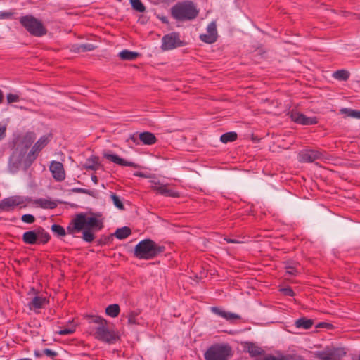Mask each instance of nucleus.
I'll use <instances>...</instances> for the list:
<instances>
[{
	"label": "nucleus",
	"instance_id": "nucleus-1",
	"mask_svg": "<svg viewBox=\"0 0 360 360\" xmlns=\"http://www.w3.org/2000/svg\"><path fill=\"white\" fill-rule=\"evenodd\" d=\"M104 227L102 214L99 212H84L77 214L67 226L66 230L59 224H53L51 231L57 236L63 237L66 233L75 235L82 231V238L86 243H91L95 239L94 232L102 230Z\"/></svg>",
	"mask_w": 360,
	"mask_h": 360
},
{
	"label": "nucleus",
	"instance_id": "nucleus-2",
	"mask_svg": "<svg viewBox=\"0 0 360 360\" xmlns=\"http://www.w3.org/2000/svg\"><path fill=\"white\" fill-rule=\"evenodd\" d=\"M36 139L33 131H27L24 134H18L12 141V154L9 158L8 169L11 173L17 172L22 162L25 163L27 150Z\"/></svg>",
	"mask_w": 360,
	"mask_h": 360
},
{
	"label": "nucleus",
	"instance_id": "nucleus-3",
	"mask_svg": "<svg viewBox=\"0 0 360 360\" xmlns=\"http://www.w3.org/2000/svg\"><path fill=\"white\" fill-rule=\"evenodd\" d=\"M165 250L164 245L157 244L151 239L141 240L134 248V256L139 259L149 260L163 253Z\"/></svg>",
	"mask_w": 360,
	"mask_h": 360
},
{
	"label": "nucleus",
	"instance_id": "nucleus-4",
	"mask_svg": "<svg viewBox=\"0 0 360 360\" xmlns=\"http://www.w3.org/2000/svg\"><path fill=\"white\" fill-rule=\"evenodd\" d=\"M198 13V10L191 1L177 3L171 8L172 16L179 21L193 20Z\"/></svg>",
	"mask_w": 360,
	"mask_h": 360
},
{
	"label": "nucleus",
	"instance_id": "nucleus-5",
	"mask_svg": "<svg viewBox=\"0 0 360 360\" xmlns=\"http://www.w3.org/2000/svg\"><path fill=\"white\" fill-rule=\"evenodd\" d=\"M19 22L33 37H41L47 34L48 30L42 21L32 15L21 16Z\"/></svg>",
	"mask_w": 360,
	"mask_h": 360
},
{
	"label": "nucleus",
	"instance_id": "nucleus-6",
	"mask_svg": "<svg viewBox=\"0 0 360 360\" xmlns=\"http://www.w3.org/2000/svg\"><path fill=\"white\" fill-rule=\"evenodd\" d=\"M231 356L232 349L228 344H214L204 354L205 360H229Z\"/></svg>",
	"mask_w": 360,
	"mask_h": 360
},
{
	"label": "nucleus",
	"instance_id": "nucleus-7",
	"mask_svg": "<svg viewBox=\"0 0 360 360\" xmlns=\"http://www.w3.org/2000/svg\"><path fill=\"white\" fill-rule=\"evenodd\" d=\"M94 338L99 341L108 344H113L120 340L118 333L113 330L109 329L108 324L96 326L94 328Z\"/></svg>",
	"mask_w": 360,
	"mask_h": 360
},
{
	"label": "nucleus",
	"instance_id": "nucleus-8",
	"mask_svg": "<svg viewBox=\"0 0 360 360\" xmlns=\"http://www.w3.org/2000/svg\"><path fill=\"white\" fill-rule=\"evenodd\" d=\"M186 45V42L181 39L179 32H172L164 35L162 38L161 49L163 51L172 50Z\"/></svg>",
	"mask_w": 360,
	"mask_h": 360
},
{
	"label": "nucleus",
	"instance_id": "nucleus-9",
	"mask_svg": "<svg viewBox=\"0 0 360 360\" xmlns=\"http://www.w3.org/2000/svg\"><path fill=\"white\" fill-rule=\"evenodd\" d=\"M50 141L49 136H42L34 144L30 152L27 154L25 159V166L26 168L29 167L32 162L37 159L39 152L49 143Z\"/></svg>",
	"mask_w": 360,
	"mask_h": 360
},
{
	"label": "nucleus",
	"instance_id": "nucleus-10",
	"mask_svg": "<svg viewBox=\"0 0 360 360\" xmlns=\"http://www.w3.org/2000/svg\"><path fill=\"white\" fill-rule=\"evenodd\" d=\"M27 199L20 195H13L8 198H5L0 201V210L9 212L13 210L15 207L20 208L25 207L27 206Z\"/></svg>",
	"mask_w": 360,
	"mask_h": 360
},
{
	"label": "nucleus",
	"instance_id": "nucleus-11",
	"mask_svg": "<svg viewBox=\"0 0 360 360\" xmlns=\"http://www.w3.org/2000/svg\"><path fill=\"white\" fill-rule=\"evenodd\" d=\"M298 158L301 162H313L316 160H323L325 155L321 150L304 149L299 153Z\"/></svg>",
	"mask_w": 360,
	"mask_h": 360
},
{
	"label": "nucleus",
	"instance_id": "nucleus-12",
	"mask_svg": "<svg viewBox=\"0 0 360 360\" xmlns=\"http://www.w3.org/2000/svg\"><path fill=\"white\" fill-rule=\"evenodd\" d=\"M290 117L292 121L301 125H314L318 123L316 117H307L303 113L295 110L290 111Z\"/></svg>",
	"mask_w": 360,
	"mask_h": 360
},
{
	"label": "nucleus",
	"instance_id": "nucleus-13",
	"mask_svg": "<svg viewBox=\"0 0 360 360\" xmlns=\"http://www.w3.org/2000/svg\"><path fill=\"white\" fill-rule=\"evenodd\" d=\"M153 191L156 193L166 197L177 198L179 197V193L174 189L167 187V185L161 184L160 182H154L151 186Z\"/></svg>",
	"mask_w": 360,
	"mask_h": 360
},
{
	"label": "nucleus",
	"instance_id": "nucleus-14",
	"mask_svg": "<svg viewBox=\"0 0 360 360\" xmlns=\"http://www.w3.org/2000/svg\"><path fill=\"white\" fill-rule=\"evenodd\" d=\"M103 157L105 158H106L107 160H108L117 165H119L120 166L131 167L133 168H138L139 167L138 164L133 162L127 161V160L120 158V156H118L116 154H110L109 153L104 152Z\"/></svg>",
	"mask_w": 360,
	"mask_h": 360
},
{
	"label": "nucleus",
	"instance_id": "nucleus-15",
	"mask_svg": "<svg viewBox=\"0 0 360 360\" xmlns=\"http://www.w3.org/2000/svg\"><path fill=\"white\" fill-rule=\"evenodd\" d=\"M50 171L56 181H61L65 179V174L61 162L53 161L50 165Z\"/></svg>",
	"mask_w": 360,
	"mask_h": 360
},
{
	"label": "nucleus",
	"instance_id": "nucleus-16",
	"mask_svg": "<svg viewBox=\"0 0 360 360\" xmlns=\"http://www.w3.org/2000/svg\"><path fill=\"white\" fill-rule=\"evenodd\" d=\"M210 311L214 314L224 318L226 321L233 323L235 320L240 319V316L235 313L226 311L224 309L217 307H212L210 308Z\"/></svg>",
	"mask_w": 360,
	"mask_h": 360
},
{
	"label": "nucleus",
	"instance_id": "nucleus-17",
	"mask_svg": "<svg viewBox=\"0 0 360 360\" xmlns=\"http://www.w3.org/2000/svg\"><path fill=\"white\" fill-rule=\"evenodd\" d=\"M131 139L136 142L139 139L145 145H153L156 143L157 139L154 134L149 131H143L137 136L134 134Z\"/></svg>",
	"mask_w": 360,
	"mask_h": 360
},
{
	"label": "nucleus",
	"instance_id": "nucleus-18",
	"mask_svg": "<svg viewBox=\"0 0 360 360\" xmlns=\"http://www.w3.org/2000/svg\"><path fill=\"white\" fill-rule=\"evenodd\" d=\"M245 350L250 354L252 357L262 355L265 353L264 350L253 342H247L244 346Z\"/></svg>",
	"mask_w": 360,
	"mask_h": 360
},
{
	"label": "nucleus",
	"instance_id": "nucleus-19",
	"mask_svg": "<svg viewBox=\"0 0 360 360\" xmlns=\"http://www.w3.org/2000/svg\"><path fill=\"white\" fill-rule=\"evenodd\" d=\"M22 240L25 244H37V236L36 229L34 230L27 231L22 235Z\"/></svg>",
	"mask_w": 360,
	"mask_h": 360
},
{
	"label": "nucleus",
	"instance_id": "nucleus-20",
	"mask_svg": "<svg viewBox=\"0 0 360 360\" xmlns=\"http://www.w3.org/2000/svg\"><path fill=\"white\" fill-rule=\"evenodd\" d=\"M38 244H46L50 238V234L41 226L36 229Z\"/></svg>",
	"mask_w": 360,
	"mask_h": 360
},
{
	"label": "nucleus",
	"instance_id": "nucleus-21",
	"mask_svg": "<svg viewBox=\"0 0 360 360\" xmlns=\"http://www.w3.org/2000/svg\"><path fill=\"white\" fill-rule=\"evenodd\" d=\"M34 203L43 209H54L57 207V202L50 199L38 198Z\"/></svg>",
	"mask_w": 360,
	"mask_h": 360
},
{
	"label": "nucleus",
	"instance_id": "nucleus-22",
	"mask_svg": "<svg viewBox=\"0 0 360 360\" xmlns=\"http://www.w3.org/2000/svg\"><path fill=\"white\" fill-rule=\"evenodd\" d=\"M100 166L98 162V158L96 156H91L86 159L83 167L88 170L96 171Z\"/></svg>",
	"mask_w": 360,
	"mask_h": 360
},
{
	"label": "nucleus",
	"instance_id": "nucleus-23",
	"mask_svg": "<svg viewBox=\"0 0 360 360\" xmlns=\"http://www.w3.org/2000/svg\"><path fill=\"white\" fill-rule=\"evenodd\" d=\"M131 234V230L128 226H123L122 228H118L113 236H115L119 240H123L127 238Z\"/></svg>",
	"mask_w": 360,
	"mask_h": 360
},
{
	"label": "nucleus",
	"instance_id": "nucleus-24",
	"mask_svg": "<svg viewBox=\"0 0 360 360\" xmlns=\"http://www.w3.org/2000/svg\"><path fill=\"white\" fill-rule=\"evenodd\" d=\"M314 324L312 319H308L305 317H302L296 320L295 325L297 328L309 329Z\"/></svg>",
	"mask_w": 360,
	"mask_h": 360
},
{
	"label": "nucleus",
	"instance_id": "nucleus-25",
	"mask_svg": "<svg viewBox=\"0 0 360 360\" xmlns=\"http://www.w3.org/2000/svg\"><path fill=\"white\" fill-rule=\"evenodd\" d=\"M118 56L123 60H134L139 56V53L124 49L120 52Z\"/></svg>",
	"mask_w": 360,
	"mask_h": 360
},
{
	"label": "nucleus",
	"instance_id": "nucleus-26",
	"mask_svg": "<svg viewBox=\"0 0 360 360\" xmlns=\"http://www.w3.org/2000/svg\"><path fill=\"white\" fill-rule=\"evenodd\" d=\"M340 113L345 115L347 117L360 120V110H358L342 108L340 110Z\"/></svg>",
	"mask_w": 360,
	"mask_h": 360
},
{
	"label": "nucleus",
	"instance_id": "nucleus-27",
	"mask_svg": "<svg viewBox=\"0 0 360 360\" xmlns=\"http://www.w3.org/2000/svg\"><path fill=\"white\" fill-rule=\"evenodd\" d=\"M120 312V308L117 304H110L105 309L106 314L112 318L118 316Z\"/></svg>",
	"mask_w": 360,
	"mask_h": 360
},
{
	"label": "nucleus",
	"instance_id": "nucleus-28",
	"mask_svg": "<svg viewBox=\"0 0 360 360\" xmlns=\"http://www.w3.org/2000/svg\"><path fill=\"white\" fill-rule=\"evenodd\" d=\"M86 319H88L89 323L97 324V326H100L103 324H108V321L100 316L87 315Z\"/></svg>",
	"mask_w": 360,
	"mask_h": 360
},
{
	"label": "nucleus",
	"instance_id": "nucleus-29",
	"mask_svg": "<svg viewBox=\"0 0 360 360\" xmlns=\"http://www.w3.org/2000/svg\"><path fill=\"white\" fill-rule=\"evenodd\" d=\"M46 302V298L40 296H35L30 304V308L41 309Z\"/></svg>",
	"mask_w": 360,
	"mask_h": 360
},
{
	"label": "nucleus",
	"instance_id": "nucleus-30",
	"mask_svg": "<svg viewBox=\"0 0 360 360\" xmlns=\"http://www.w3.org/2000/svg\"><path fill=\"white\" fill-rule=\"evenodd\" d=\"M237 139V134L234 131H230L223 134L220 137V141L224 143L233 142Z\"/></svg>",
	"mask_w": 360,
	"mask_h": 360
},
{
	"label": "nucleus",
	"instance_id": "nucleus-31",
	"mask_svg": "<svg viewBox=\"0 0 360 360\" xmlns=\"http://www.w3.org/2000/svg\"><path fill=\"white\" fill-rule=\"evenodd\" d=\"M333 77L340 81H347L349 77V72L345 70H339L333 73Z\"/></svg>",
	"mask_w": 360,
	"mask_h": 360
},
{
	"label": "nucleus",
	"instance_id": "nucleus-32",
	"mask_svg": "<svg viewBox=\"0 0 360 360\" xmlns=\"http://www.w3.org/2000/svg\"><path fill=\"white\" fill-rule=\"evenodd\" d=\"M95 46L92 44H84L77 46L74 48L75 52H86L91 51L95 49Z\"/></svg>",
	"mask_w": 360,
	"mask_h": 360
},
{
	"label": "nucleus",
	"instance_id": "nucleus-33",
	"mask_svg": "<svg viewBox=\"0 0 360 360\" xmlns=\"http://www.w3.org/2000/svg\"><path fill=\"white\" fill-rule=\"evenodd\" d=\"M314 355L320 360H331L333 359V354L330 351H316Z\"/></svg>",
	"mask_w": 360,
	"mask_h": 360
},
{
	"label": "nucleus",
	"instance_id": "nucleus-34",
	"mask_svg": "<svg viewBox=\"0 0 360 360\" xmlns=\"http://www.w3.org/2000/svg\"><path fill=\"white\" fill-rule=\"evenodd\" d=\"M132 8L139 12H144L146 7L141 0H130Z\"/></svg>",
	"mask_w": 360,
	"mask_h": 360
},
{
	"label": "nucleus",
	"instance_id": "nucleus-35",
	"mask_svg": "<svg viewBox=\"0 0 360 360\" xmlns=\"http://www.w3.org/2000/svg\"><path fill=\"white\" fill-rule=\"evenodd\" d=\"M200 39L207 44H213L217 40V37L208 34H202L200 35Z\"/></svg>",
	"mask_w": 360,
	"mask_h": 360
},
{
	"label": "nucleus",
	"instance_id": "nucleus-36",
	"mask_svg": "<svg viewBox=\"0 0 360 360\" xmlns=\"http://www.w3.org/2000/svg\"><path fill=\"white\" fill-rule=\"evenodd\" d=\"M110 198L116 207L119 208L120 210H124V205L119 196H117L115 193H112L110 194Z\"/></svg>",
	"mask_w": 360,
	"mask_h": 360
},
{
	"label": "nucleus",
	"instance_id": "nucleus-37",
	"mask_svg": "<svg viewBox=\"0 0 360 360\" xmlns=\"http://www.w3.org/2000/svg\"><path fill=\"white\" fill-rule=\"evenodd\" d=\"M139 314L135 311H131L128 315V323L129 324H139Z\"/></svg>",
	"mask_w": 360,
	"mask_h": 360
},
{
	"label": "nucleus",
	"instance_id": "nucleus-38",
	"mask_svg": "<svg viewBox=\"0 0 360 360\" xmlns=\"http://www.w3.org/2000/svg\"><path fill=\"white\" fill-rule=\"evenodd\" d=\"M207 33L210 34L216 37L217 35V25L215 22H211L207 27Z\"/></svg>",
	"mask_w": 360,
	"mask_h": 360
},
{
	"label": "nucleus",
	"instance_id": "nucleus-39",
	"mask_svg": "<svg viewBox=\"0 0 360 360\" xmlns=\"http://www.w3.org/2000/svg\"><path fill=\"white\" fill-rule=\"evenodd\" d=\"M71 191L73 193H84V194L91 195V196H94V193H95L94 191L82 188H72Z\"/></svg>",
	"mask_w": 360,
	"mask_h": 360
},
{
	"label": "nucleus",
	"instance_id": "nucleus-40",
	"mask_svg": "<svg viewBox=\"0 0 360 360\" xmlns=\"http://www.w3.org/2000/svg\"><path fill=\"white\" fill-rule=\"evenodd\" d=\"M330 352L333 354V357L337 356L338 358H342L346 355V351L344 348H333Z\"/></svg>",
	"mask_w": 360,
	"mask_h": 360
},
{
	"label": "nucleus",
	"instance_id": "nucleus-41",
	"mask_svg": "<svg viewBox=\"0 0 360 360\" xmlns=\"http://www.w3.org/2000/svg\"><path fill=\"white\" fill-rule=\"evenodd\" d=\"M42 353L44 355L51 358L53 360H55L56 357L58 355L56 352H54L49 348H45L42 350Z\"/></svg>",
	"mask_w": 360,
	"mask_h": 360
},
{
	"label": "nucleus",
	"instance_id": "nucleus-42",
	"mask_svg": "<svg viewBox=\"0 0 360 360\" xmlns=\"http://www.w3.org/2000/svg\"><path fill=\"white\" fill-rule=\"evenodd\" d=\"M21 220L27 224H32L35 221L36 219L34 216L31 214H25L21 217Z\"/></svg>",
	"mask_w": 360,
	"mask_h": 360
},
{
	"label": "nucleus",
	"instance_id": "nucleus-43",
	"mask_svg": "<svg viewBox=\"0 0 360 360\" xmlns=\"http://www.w3.org/2000/svg\"><path fill=\"white\" fill-rule=\"evenodd\" d=\"M75 331V326H72L70 328H64L58 332V333L60 335H67L72 334Z\"/></svg>",
	"mask_w": 360,
	"mask_h": 360
},
{
	"label": "nucleus",
	"instance_id": "nucleus-44",
	"mask_svg": "<svg viewBox=\"0 0 360 360\" xmlns=\"http://www.w3.org/2000/svg\"><path fill=\"white\" fill-rule=\"evenodd\" d=\"M281 292L285 296L293 297L295 295V292L290 287L281 288Z\"/></svg>",
	"mask_w": 360,
	"mask_h": 360
},
{
	"label": "nucleus",
	"instance_id": "nucleus-45",
	"mask_svg": "<svg viewBox=\"0 0 360 360\" xmlns=\"http://www.w3.org/2000/svg\"><path fill=\"white\" fill-rule=\"evenodd\" d=\"M8 103L18 102L20 101L19 96L13 94H8L6 96Z\"/></svg>",
	"mask_w": 360,
	"mask_h": 360
},
{
	"label": "nucleus",
	"instance_id": "nucleus-46",
	"mask_svg": "<svg viewBox=\"0 0 360 360\" xmlns=\"http://www.w3.org/2000/svg\"><path fill=\"white\" fill-rule=\"evenodd\" d=\"M286 269V274H288L290 276H295L297 273V269L292 266H287L285 267Z\"/></svg>",
	"mask_w": 360,
	"mask_h": 360
},
{
	"label": "nucleus",
	"instance_id": "nucleus-47",
	"mask_svg": "<svg viewBox=\"0 0 360 360\" xmlns=\"http://www.w3.org/2000/svg\"><path fill=\"white\" fill-rule=\"evenodd\" d=\"M6 127L0 122V141L6 137Z\"/></svg>",
	"mask_w": 360,
	"mask_h": 360
},
{
	"label": "nucleus",
	"instance_id": "nucleus-48",
	"mask_svg": "<svg viewBox=\"0 0 360 360\" xmlns=\"http://www.w3.org/2000/svg\"><path fill=\"white\" fill-rule=\"evenodd\" d=\"M13 13L8 11H1L0 12V18L1 19H7L11 18Z\"/></svg>",
	"mask_w": 360,
	"mask_h": 360
},
{
	"label": "nucleus",
	"instance_id": "nucleus-49",
	"mask_svg": "<svg viewBox=\"0 0 360 360\" xmlns=\"http://www.w3.org/2000/svg\"><path fill=\"white\" fill-rule=\"evenodd\" d=\"M224 240L228 243H240V241L237 240H235V239H231V238H224Z\"/></svg>",
	"mask_w": 360,
	"mask_h": 360
},
{
	"label": "nucleus",
	"instance_id": "nucleus-50",
	"mask_svg": "<svg viewBox=\"0 0 360 360\" xmlns=\"http://www.w3.org/2000/svg\"><path fill=\"white\" fill-rule=\"evenodd\" d=\"M158 18L163 22V23H168L169 21H168V19H167V17L166 16H158Z\"/></svg>",
	"mask_w": 360,
	"mask_h": 360
},
{
	"label": "nucleus",
	"instance_id": "nucleus-51",
	"mask_svg": "<svg viewBox=\"0 0 360 360\" xmlns=\"http://www.w3.org/2000/svg\"><path fill=\"white\" fill-rule=\"evenodd\" d=\"M34 355L37 357H41L43 355V353H41L39 351L35 350L34 351Z\"/></svg>",
	"mask_w": 360,
	"mask_h": 360
},
{
	"label": "nucleus",
	"instance_id": "nucleus-52",
	"mask_svg": "<svg viewBox=\"0 0 360 360\" xmlns=\"http://www.w3.org/2000/svg\"><path fill=\"white\" fill-rule=\"evenodd\" d=\"M112 240V236H109L105 238L104 243H108Z\"/></svg>",
	"mask_w": 360,
	"mask_h": 360
},
{
	"label": "nucleus",
	"instance_id": "nucleus-53",
	"mask_svg": "<svg viewBox=\"0 0 360 360\" xmlns=\"http://www.w3.org/2000/svg\"><path fill=\"white\" fill-rule=\"evenodd\" d=\"M91 180L94 181V184H97L98 183V178L95 175H92L91 176Z\"/></svg>",
	"mask_w": 360,
	"mask_h": 360
},
{
	"label": "nucleus",
	"instance_id": "nucleus-54",
	"mask_svg": "<svg viewBox=\"0 0 360 360\" xmlns=\"http://www.w3.org/2000/svg\"><path fill=\"white\" fill-rule=\"evenodd\" d=\"M3 98H4L3 93H2V91L0 90V103H2V101H3Z\"/></svg>",
	"mask_w": 360,
	"mask_h": 360
},
{
	"label": "nucleus",
	"instance_id": "nucleus-55",
	"mask_svg": "<svg viewBox=\"0 0 360 360\" xmlns=\"http://www.w3.org/2000/svg\"><path fill=\"white\" fill-rule=\"evenodd\" d=\"M134 175L137 176H143L141 172H136V173L134 174Z\"/></svg>",
	"mask_w": 360,
	"mask_h": 360
},
{
	"label": "nucleus",
	"instance_id": "nucleus-56",
	"mask_svg": "<svg viewBox=\"0 0 360 360\" xmlns=\"http://www.w3.org/2000/svg\"><path fill=\"white\" fill-rule=\"evenodd\" d=\"M319 325H320V326H323V325H325V326H329L330 324H329V323H321Z\"/></svg>",
	"mask_w": 360,
	"mask_h": 360
},
{
	"label": "nucleus",
	"instance_id": "nucleus-57",
	"mask_svg": "<svg viewBox=\"0 0 360 360\" xmlns=\"http://www.w3.org/2000/svg\"><path fill=\"white\" fill-rule=\"evenodd\" d=\"M358 360H360V354H359V356Z\"/></svg>",
	"mask_w": 360,
	"mask_h": 360
}]
</instances>
